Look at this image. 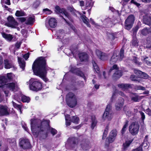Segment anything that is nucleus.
<instances>
[{
  "mask_svg": "<svg viewBox=\"0 0 151 151\" xmlns=\"http://www.w3.org/2000/svg\"><path fill=\"white\" fill-rule=\"evenodd\" d=\"M30 121L31 130L35 137H38L40 132L47 130L50 132L53 136L57 133L56 129L50 127L49 120L42 121L39 119H31Z\"/></svg>",
  "mask_w": 151,
  "mask_h": 151,
  "instance_id": "f257e3e1",
  "label": "nucleus"
},
{
  "mask_svg": "<svg viewBox=\"0 0 151 151\" xmlns=\"http://www.w3.org/2000/svg\"><path fill=\"white\" fill-rule=\"evenodd\" d=\"M32 69L35 75L42 78L45 82L47 81L46 76L48 69L45 57H41L35 60L32 65Z\"/></svg>",
  "mask_w": 151,
  "mask_h": 151,
  "instance_id": "f03ea898",
  "label": "nucleus"
},
{
  "mask_svg": "<svg viewBox=\"0 0 151 151\" xmlns=\"http://www.w3.org/2000/svg\"><path fill=\"white\" fill-rule=\"evenodd\" d=\"M66 101L67 105L73 108L77 104V99L75 95L72 92L68 93L66 96Z\"/></svg>",
  "mask_w": 151,
  "mask_h": 151,
  "instance_id": "7ed1b4c3",
  "label": "nucleus"
},
{
  "mask_svg": "<svg viewBox=\"0 0 151 151\" xmlns=\"http://www.w3.org/2000/svg\"><path fill=\"white\" fill-rule=\"evenodd\" d=\"M29 88L30 90L35 91L40 90L42 88L41 83L37 79L32 78L29 81Z\"/></svg>",
  "mask_w": 151,
  "mask_h": 151,
  "instance_id": "20e7f679",
  "label": "nucleus"
},
{
  "mask_svg": "<svg viewBox=\"0 0 151 151\" xmlns=\"http://www.w3.org/2000/svg\"><path fill=\"white\" fill-rule=\"evenodd\" d=\"M111 106L110 104L107 106L103 116V119L104 120L107 119L108 120H111L113 117V114L111 111Z\"/></svg>",
  "mask_w": 151,
  "mask_h": 151,
  "instance_id": "39448f33",
  "label": "nucleus"
},
{
  "mask_svg": "<svg viewBox=\"0 0 151 151\" xmlns=\"http://www.w3.org/2000/svg\"><path fill=\"white\" fill-rule=\"evenodd\" d=\"M134 20V16L131 15L128 17L125 22V28L128 30L132 27Z\"/></svg>",
  "mask_w": 151,
  "mask_h": 151,
  "instance_id": "423d86ee",
  "label": "nucleus"
},
{
  "mask_svg": "<svg viewBox=\"0 0 151 151\" xmlns=\"http://www.w3.org/2000/svg\"><path fill=\"white\" fill-rule=\"evenodd\" d=\"M139 125L136 122H132L129 127V130L132 135H135L138 132Z\"/></svg>",
  "mask_w": 151,
  "mask_h": 151,
  "instance_id": "0eeeda50",
  "label": "nucleus"
},
{
  "mask_svg": "<svg viewBox=\"0 0 151 151\" xmlns=\"http://www.w3.org/2000/svg\"><path fill=\"white\" fill-rule=\"evenodd\" d=\"M8 22L5 24V25L12 28H15L18 25V23L12 16H9L7 18Z\"/></svg>",
  "mask_w": 151,
  "mask_h": 151,
  "instance_id": "6e6552de",
  "label": "nucleus"
},
{
  "mask_svg": "<svg viewBox=\"0 0 151 151\" xmlns=\"http://www.w3.org/2000/svg\"><path fill=\"white\" fill-rule=\"evenodd\" d=\"M19 144L20 147L23 149L29 148L31 146L29 142L27 139H20Z\"/></svg>",
  "mask_w": 151,
  "mask_h": 151,
  "instance_id": "1a4fd4ad",
  "label": "nucleus"
},
{
  "mask_svg": "<svg viewBox=\"0 0 151 151\" xmlns=\"http://www.w3.org/2000/svg\"><path fill=\"white\" fill-rule=\"evenodd\" d=\"M55 11L57 14H59L62 13L64 14L70 20H71L70 18L69 14L64 9H61L60 7L58 6H57L55 7Z\"/></svg>",
  "mask_w": 151,
  "mask_h": 151,
  "instance_id": "9d476101",
  "label": "nucleus"
},
{
  "mask_svg": "<svg viewBox=\"0 0 151 151\" xmlns=\"http://www.w3.org/2000/svg\"><path fill=\"white\" fill-rule=\"evenodd\" d=\"M117 131L116 129L112 130L110 132L109 137L108 138V141L110 143L112 142L115 140L117 135Z\"/></svg>",
  "mask_w": 151,
  "mask_h": 151,
  "instance_id": "9b49d317",
  "label": "nucleus"
},
{
  "mask_svg": "<svg viewBox=\"0 0 151 151\" xmlns=\"http://www.w3.org/2000/svg\"><path fill=\"white\" fill-rule=\"evenodd\" d=\"M96 55L101 60H104L108 59V56L107 54L102 52L99 50H96Z\"/></svg>",
  "mask_w": 151,
  "mask_h": 151,
  "instance_id": "f8f14e48",
  "label": "nucleus"
},
{
  "mask_svg": "<svg viewBox=\"0 0 151 151\" xmlns=\"http://www.w3.org/2000/svg\"><path fill=\"white\" fill-rule=\"evenodd\" d=\"M119 53L117 51H115L114 52L110 60L111 64H113L118 60H119Z\"/></svg>",
  "mask_w": 151,
  "mask_h": 151,
  "instance_id": "ddd939ff",
  "label": "nucleus"
},
{
  "mask_svg": "<svg viewBox=\"0 0 151 151\" xmlns=\"http://www.w3.org/2000/svg\"><path fill=\"white\" fill-rule=\"evenodd\" d=\"M9 110L6 106L0 105V113L2 116L9 115Z\"/></svg>",
  "mask_w": 151,
  "mask_h": 151,
  "instance_id": "4468645a",
  "label": "nucleus"
},
{
  "mask_svg": "<svg viewBox=\"0 0 151 151\" xmlns=\"http://www.w3.org/2000/svg\"><path fill=\"white\" fill-rule=\"evenodd\" d=\"M124 99L122 98H120L115 105L116 109L119 111L122 108L124 104Z\"/></svg>",
  "mask_w": 151,
  "mask_h": 151,
  "instance_id": "2eb2a0df",
  "label": "nucleus"
},
{
  "mask_svg": "<svg viewBox=\"0 0 151 151\" xmlns=\"http://www.w3.org/2000/svg\"><path fill=\"white\" fill-rule=\"evenodd\" d=\"M143 22L145 24L150 25L151 23V19L150 14H146L143 16Z\"/></svg>",
  "mask_w": 151,
  "mask_h": 151,
  "instance_id": "dca6fc26",
  "label": "nucleus"
},
{
  "mask_svg": "<svg viewBox=\"0 0 151 151\" xmlns=\"http://www.w3.org/2000/svg\"><path fill=\"white\" fill-rule=\"evenodd\" d=\"M7 81V79L4 76H0V88L3 87H5Z\"/></svg>",
  "mask_w": 151,
  "mask_h": 151,
  "instance_id": "f3484780",
  "label": "nucleus"
},
{
  "mask_svg": "<svg viewBox=\"0 0 151 151\" xmlns=\"http://www.w3.org/2000/svg\"><path fill=\"white\" fill-rule=\"evenodd\" d=\"M17 84L14 83H10L6 84L5 87L7 88L10 90H11L12 91H14L16 87H17Z\"/></svg>",
  "mask_w": 151,
  "mask_h": 151,
  "instance_id": "a211bd4d",
  "label": "nucleus"
},
{
  "mask_svg": "<svg viewBox=\"0 0 151 151\" xmlns=\"http://www.w3.org/2000/svg\"><path fill=\"white\" fill-rule=\"evenodd\" d=\"M4 67L6 69H9L11 68L14 67L13 63L11 61H9L8 60L6 59L4 61Z\"/></svg>",
  "mask_w": 151,
  "mask_h": 151,
  "instance_id": "6ab92c4d",
  "label": "nucleus"
},
{
  "mask_svg": "<svg viewBox=\"0 0 151 151\" xmlns=\"http://www.w3.org/2000/svg\"><path fill=\"white\" fill-rule=\"evenodd\" d=\"M151 32V31L149 29H147V28H144L141 30H140L139 33L140 34V35L146 36L149 33Z\"/></svg>",
  "mask_w": 151,
  "mask_h": 151,
  "instance_id": "aec40b11",
  "label": "nucleus"
},
{
  "mask_svg": "<svg viewBox=\"0 0 151 151\" xmlns=\"http://www.w3.org/2000/svg\"><path fill=\"white\" fill-rule=\"evenodd\" d=\"M70 71L78 76L82 77H83L84 76L83 73L81 71H80L78 69L72 68Z\"/></svg>",
  "mask_w": 151,
  "mask_h": 151,
  "instance_id": "412c9836",
  "label": "nucleus"
},
{
  "mask_svg": "<svg viewBox=\"0 0 151 151\" xmlns=\"http://www.w3.org/2000/svg\"><path fill=\"white\" fill-rule=\"evenodd\" d=\"M64 35V30L60 29L57 32L56 34H55V37H57L56 38L62 39L63 38Z\"/></svg>",
  "mask_w": 151,
  "mask_h": 151,
  "instance_id": "4be33fe9",
  "label": "nucleus"
},
{
  "mask_svg": "<svg viewBox=\"0 0 151 151\" xmlns=\"http://www.w3.org/2000/svg\"><path fill=\"white\" fill-rule=\"evenodd\" d=\"M118 87L121 88L123 90L125 91L126 90L130 88L131 86L129 84L121 83L118 85Z\"/></svg>",
  "mask_w": 151,
  "mask_h": 151,
  "instance_id": "5701e85b",
  "label": "nucleus"
},
{
  "mask_svg": "<svg viewBox=\"0 0 151 151\" xmlns=\"http://www.w3.org/2000/svg\"><path fill=\"white\" fill-rule=\"evenodd\" d=\"M49 24L50 26L52 28L55 27L57 24L56 20L54 18H51L49 21Z\"/></svg>",
  "mask_w": 151,
  "mask_h": 151,
  "instance_id": "b1692460",
  "label": "nucleus"
},
{
  "mask_svg": "<svg viewBox=\"0 0 151 151\" xmlns=\"http://www.w3.org/2000/svg\"><path fill=\"white\" fill-rule=\"evenodd\" d=\"M79 57L81 61L87 60L88 58V55L85 53H81L79 54Z\"/></svg>",
  "mask_w": 151,
  "mask_h": 151,
  "instance_id": "393cba45",
  "label": "nucleus"
},
{
  "mask_svg": "<svg viewBox=\"0 0 151 151\" xmlns=\"http://www.w3.org/2000/svg\"><path fill=\"white\" fill-rule=\"evenodd\" d=\"M35 21V16H30L27 18L25 24L27 25L32 24Z\"/></svg>",
  "mask_w": 151,
  "mask_h": 151,
  "instance_id": "a878e982",
  "label": "nucleus"
},
{
  "mask_svg": "<svg viewBox=\"0 0 151 151\" xmlns=\"http://www.w3.org/2000/svg\"><path fill=\"white\" fill-rule=\"evenodd\" d=\"M129 96L131 100L134 102H138L139 100L138 98V96L136 93H131Z\"/></svg>",
  "mask_w": 151,
  "mask_h": 151,
  "instance_id": "bb28decb",
  "label": "nucleus"
},
{
  "mask_svg": "<svg viewBox=\"0 0 151 151\" xmlns=\"http://www.w3.org/2000/svg\"><path fill=\"white\" fill-rule=\"evenodd\" d=\"M91 128L93 129L96 126L97 123V121L96 119L95 116L94 115L92 116L91 117Z\"/></svg>",
  "mask_w": 151,
  "mask_h": 151,
  "instance_id": "cd10ccee",
  "label": "nucleus"
},
{
  "mask_svg": "<svg viewBox=\"0 0 151 151\" xmlns=\"http://www.w3.org/2000/svg\"><path fill=\"white\" fill-rule=\"evenodd\" d=\"M3 37L9 41H11L13 37L12 35L10 34H7L5 33L2 34Z\"/></svg>",
  "mask_w": 151,
  "mask_h": 151,
  "instance_id": "c85d7f7f",
  "label": "nucleus"
},
{
  "mask_svg": "<svg viewBox=\"0 0 151 151\" xmlns=\"http://www.w3.org/2000/svg\"><path fill=\"white\" fill-rule=\"evenodd\" d=\"M18 61L20 67L24 70L25 66V62L24 60L19 57L18 58Z\"/></svg>",
  "mask_w": 151,
  "mask_h": 151,
  "instance_id": "c756f323",
  "label": "nucleus"
},
{
  "mask_svg": "<svg viewBox=\"0 0 151 151\" xmlns=\"http://www.w3.org/2000/svg\"><path fill=\"white\" fill-rule=\"evenodd\" d=\"M143 58L142 59V60L143 63L144 64H147L148 65L151 66V61L147 57H142Z\"/></svg>",
  "mask_w": 151,
  "mask_h": 151,
  "instance_id": "7c9ffc66",
  "label": "nucleus"
},
{
  "mask_svg": "<svg viewBox=\"0 0 151 151\" xmlns=\"http://www.w3.org/2000/svg\"><path fill=\"white\" fill-rule=\"evenodd\" d=\"M17 103H20V102L17 100L16 99H14V101H12V103L14 107L16 108L20 109L21 108L22 105L21 104H17Z\"/></svg>",
  "mask_w": 151,
  "mask_h": 151,
  "instance_id": "2f4dec72",
  "label": "nucleus"
},
{
  "mask_svg": "<svg viewBox=\"0 0 151 151\" xmlns=\"http://www.w3.org/2000/svg\"><path fill=\"white\" fill-rule=\"evenodd\" d=\"M81 19H82L83 22L86 24L88 27H91V25L88 22V19L85 15H82L81 17Z\"/></svg>",
  "mask_w": 151,
  "mask_h": 151,
  "instance_id": "473e14b6",
  "label": "nucleus"
},
{
  "mask_svg": "<svg viewBox=\"0 0 151 151\" xmlns=\"http://www.w3.org/2000/svg\"><path fill=\"white\" fill-rule=\"evenodd\" d=\"M70 120L71 122L76 124H78L79 121V118L77 116H73L72 118L70 117Z\"/></svg>",
  "mask_w": 151,
  "mask_h": 151,
  "instance_id": "72a5a7b5",
  "label": "nucleus"
},
{
  "mask_svg": "<svg viewBox=\"0 0 151 151\" xmlns=\"http://www.w3.org/2000/svg\"><path fill=\"white\" fill-rule=\"evenodd\" d=\"M8 141L9 142L10 145L12 147H14L16 146V142L15 139H8Z\"/></svg>",
  "mask_w": 151,
  "mask_h": 151,
  "instance_id": "f704fd0d",
  "label": "nucleus"
},
{
  "mask_svg": "<svg viewBox=\"0 0 151 151\" xmlns=\"http://www.w3.org/2000/svg\"><path fill=\"white\" fill-rule=\"evenodd\" d=\"M65 119L66 125L67 126L70 125L71 122L70 115L68 114L65 115Z\"/></svg>",
  "mask_w": 151,
  "mask_h": 151,
  "instance_id": "c9c22d12",
  "label": "nucleus"
},
{
  "mask_svg": "<svg viewBox=\"0 0 151 151\" xmlns=\"http://www.w3.org/2000/svg\"><path fill=\"white\" fill-rule=\"evenodd\" d=\"M122 75V73L121 70H116L113 75V76L115 78H119Z\"/></svg>",
  "mask_w": 151,
  "mask_h": 151,
  "instance_id": "e433bc0d",
  "label": "nucleus"
},
{
  "mask_svg": "<svg viewBox=\"0 0 151 151\" xmlns=\"http://www.w3.org/2000/svg\"><path fill=\"white\" fill-rule=\"evenodd\" d=\"M92 63L95 71L97 73H99V68L97 64L93 60H92Z\"/></svg>",
  "mask_w": 151,
  "mask_h": 151,
  "instance_id": "4c0bfd02",
  "label": "nucleus"
},
{
  "mask_svg": "<svg viewBox=\"0 0 151 151\" xmlns=\"http://www.w3.org/2000/svg\"><path fill=\"white\" fill-rule=\"evenodd\" d=\"M132 45H131L132 47H137L138 46V42L136 38H134L132 40Z\"/></svg>",
  "mask_w": 151,
  "mask_h": 151,
  "instance_id": "58836bf2",
  "label": "nucleus"
},
{
  "mask_svg": "<svg viewBox=\"0 0 151 151\" xmlns=\"http://www.w3.org/2000/svg\"><path fill=\"white\" fill-rule=\"evenodd\" d=\"M25 13L22 10H17L15 14L17 17H20L25 16Z\"/></svg>",
  "mask_w": 151,
  "mask_h": 151,
  "instance_id": "ea45409f",
  "label": "nucleus"
},
{
  "mask_svg": "<svg viewBox=\"0 0 151 151\" xmlns=\"http://www.w3.org/2000/svg\"><path fill=\"white\" fill-rule=\"evenodd\" d=\"M146 47L147 48H151V36L148 37L147 39Z\"/></svg>",
  "mask_w": 151,
  "mask_h": 151,
  "instance_id": "a19ab883",
  "label": "nucleus"
},
{
  "mask_svg": "<svg viewBox=\"0 0 151 151\" xmlns=\"http://www.w3.org/2000/svg\"><path fill=\"white\" fill-rule=\"evenodd\" d=\"M131 60L134 63L138 65H140L141 64V63L139 62L137 60V58L135 56H133Z\"/></svg>",
  "mask_w": 151,
  "mask_h": 151,
  "instance_id": "79ce46f5",
  "label": "nucleus"
},
{
  "mask_svg": "<svg viewBox=\"0 0 151 151\" xmlns=\"http://www.w3.org/2000/svg\"><path fill=\"white\" fill-rule=\"evenodd\" d=\"M88 144V142H87V143L82 144L81 145L82 149L84 150H87L89 149L90 147Z\"/></svg>",
  "mask_w": 151,
  "mask_h": 151,
  "instance_id": "37998d69",
  "label": "nucleus"
},
{
  "mask_svg": "<svg viewBox=\"0 0 151 151\" xmlns=\"http://www.w3.org/2000/svg\"><path fill=\"white\" fill-rule=\"evenodd\" d=\"M93 5V2L91 0H87L86 6V8H88L92 7Z\"/></svg>",
  "mask_w": 151,
  "mask_h": 151,
  "instance_id": "c03bdc74",
  "label": "nucleus"
},
{
  "mask_svg": "<svg viewBox=\"0 0 151 151\" xmlns=\"http://www.w3.org/2000/svg\"><path fill=\"white\" fill-rule=\"evenodd\" d=\"M128 121H127L125 122V124L124 125L123 128L122 130V134H124L127 129V128L128 126Z\"/></svg>",
  "mask_w": 151,
  "mask_h": 151,
  "instance_id": "a18cd8bd",
  "label": "nucleus"
},
{
  "mask_svg": "<svg viewBox=\"0 0 151 151\" xmlns=\"http://www.w3.org/2000/svg\"><path fill=\"white\" fill-rule=\"evenodd\" d=\"M124 50L123 48H122L120 51V56L119 58V61H121L122 60L124 56Z\"/></svg>",
  "mask_w": 151,
  "mask_h": 151,
  "instance_id": "49530a36",
  "label": "nucleus"
},
{
  "mask_svg": "<svg viewBox=\"0 0 151 151\" xmlns=\"http://www.w3.org/2000/svg\"><path fill=\"white\" fill-rule=\"evenodd\" d=\"M22 101L23 102L28 103L30 101V98L29 97L25 96H23L22 98Z\"/></svg>",
  "mask_w": 151,
  "mask_h": 151,
  "instance_id": "de8ad7c7",
  "label": "nucleus"
},
{
  "mask_svg": "<svg viewBox=\"0 0 151 151\" xmlns=\"http://www.w3.org/2000/svg\"><path fill=\"white\" fill-rule=\"evenodd\" d=\"M108 129L109 126L108 125H107L106 127L104 130V132L103 133V134L102 137L103 139H104L106 137L108 133Z\"/></svg>",
  "mask_w": 151,
  "mask_h": 151,
  "instance_id": "09e8293b",
  "label": "nucleus"
},
{
  "mask_svg": "<svg viewBox=\"0 0 151 151\" xmlns=\"http://www.w3.org/2000/svg\"><path fill=\"white\" fill-rule=\"evenodd\" d=\"M130 79L131 80L134 81H138V82H140V79L139 77H137L135 76L134 75H131L130 77Z\"/></svg>",
  "mask_w": 151,
  "mask_h": 151,
  "instance_id": "8fccbe9b",
  "label": "nucleus"
},
{
  "mask_svg": "<svg viewBox=\"0 0 151 151\" xmlns=\"http://www.w3.org/2000/svg\"><path fill=\"white\" fill-rule=\"evenodd\" d=\"M132 142V140L126 141V142L123 144V146L124 150H126L127 148L129 146Z\"/></svg>",
  "mask_w": 151,
  "mask_h": 151,
  "instance_id": "3c124183",
  "label": "nucleus"
},
{
  "mask_svg": "<svg viewBox=\"0 0 151 151\" xmlns=\"http://www.w3.org/2000/svg\"><path fill=\"white\" fill-rule=\"evenodd\" d=\"M134 72L137 76H139V77H140L141 74H142V72L139 70L134 69Z\"/></svg>",
  "mask_w": 151,
  "mask_h": 151,
  "instance_id": "603ef678",
  "label": "nucleus"
},
{
  "mask_svg": "<svg viewBox=\"0 0 151 151\" xmlns=\"http://www.w3.org/2000/svg\"><path fill=\"white\" fill-rule=\"evenodd\" d=\"M40 4V2L39 1H36L33 4V6L34 8H36L39 6Z\"/></svg>",
  "mask_w": 151,
  "mask_h": 151,
  "instance_id": "864d4df0",
  "label": "nucleus"
},
{
  "mask_svg": "<svg viewBox=\"0 0 151 151\" xmlns=\"http://www.w3.org/2000/svg\"><path fill=\"white\" fill-rule=\"evenodd\" d=\"M43 11L46 14H50L52 13V12L50 10L47 8L44 9Z\"/></svg>",
  "mask_w": 151,
  "mask_h": 151,
  "instance_id": "5fc2aeb1",
  "label": "nucleus"
},
{
  "mask_svg": "<svg viewBox=\"0 0 151 151\" xmlns=\"http://www.w3.org/2000/svg\"><path fill=\"white\" fill-rule=\"evenodd\" d=\"M2 3H5L8 5H10V0H1Z\"/></svg>",
  "mask_w": 151,
  "mask_h": 151,
  "instance_id": "6e6d98bb",
  "label": "nucleus"
},
{
  "mask_svg": "<svg viewBox=\"0 0 151 151\" xmlns=\"http://www.w3.org/2000/svg\"><path fill=\"white\" fill-rule=\"evenodd\" d=\"M140 77L143 78H148V76L146 73L142 72Z\"/></svg>",
  "mask_w": 151,
  "mask_h": 151,
  "instance_id": "4d7b16f0",
  "label": "nucleus"
},
{
  "mask_svg": "<svg viewBox=\"0 0 151 151\" xmlns=\"http://www.w3.org/2000/svg\"><path fill=\"white\" fill-rule=\"evenodd\" d=\"M139 113L141 116V119L143 121L145 118V115L144 113L142 111H139Z\"/></svg>",
  "mask_w": 151,
  "mask_h": 151,
  "instance_id": "13d9d810",
  "label": "nucleus"
},
{
  "mask_svg": "<svg viewBox=\"0 0 151 151\" xmlns=\"http://www.w3.org/2000/svg\"><path fill=\"white\" fill-rule=\"evenodd\" d=\"M136 88L138 90H142L144 91L145 90V88L142 86H136Z\"/></svg>",
  "mask_w": 151,
  "mask_h": 151,
  "instance_id": "bf43d9fd",
  "label": "nucleus"
},
{
  "mask_svg": "<svg viewBox=\"0 0 151 151\" xmlns=\"http://www.w3.org/2000/svg\"><path fill=\"white\" fill-rule=\"evenodd\" d=\"M139 28L138 26H136L133 29V33L134 35H136L137 32Z\"/></svg>",
  "mask_w": 151,
  "mask_h": 151,
  "instance_id": "052dcab7",
  "label": "nucleus"
},
{
  "mask_svg": "<svg viewBox=\"0 0 151 151\" xmlns=\"http://www.w3.org/2000/svg\"><path fill=\"white\" fill-rule=\"evenodd\" d=\"M8 79L9 81L11 80L13 78L12 75V73H8L7 74Z\"/></svg>",
  "mask_w": 151,
  "mask_h": 151,
  "instance_id": "680f3d73",
  "label": "nucleus"
},
{
  "mask_svg": "<svg viewBox=\"0 0 151 151\" xmlns=\"http://www.w3.org/2000/svg\"><path fill=\"white\" fill-rule=\"evenodd\" d=\"M117 69V66L116 65H114L109 70V73H110L111 71L114 69Z\"/></svg>",
  "mask_w": 151,
  "mask_h": 151,
  "instance_id": "e2e57ef3",
  "label": "nucleus"
},
{
  "mask_svg": "<svg viewBox=\"0 0 151 151\" xmlns=\"http://www.w3.org/2000/svg\"><path fill=\"white\" fill-rule=\"evenodd\" d=\"M146 113L149 116H151V110L149 108L146 110Z\"/></svg>",
  "mask_w": 151,
  "mask_h": 151,
  "instance_id": "0e129e2a",
  "label": "nucleus"
},
{
  "mask_svg": "<svg viewBox=\"0 0 151 151\" xmlns=\"http://www.w3.org/2000/svg\"><path fill=\"white\" fill-rule=\"evenodd\" d=\"M108 36L109 38L110 39L113 40L114 38V35L112 34L109 33L108 34Z\"/></svg>",
  "mask_w": 151,
  "mask_h": 151,
  "instance_id": "69168bd1",
  "label": "nucleus"
},
{
  "mask_svg": "<svg viewBox=\"0 0 151 151\" xmlns=\"http://www.w3.org/2000/svg\"><path fill=\"white\" fill-rule=\"evenodd\" d=\"M21 42H17L15 44V47L17 48H19L21 45Z\"/></svg>",
  "mask_w": 151,
  "mask_h": 151,
  "instance_id": "338daca9",
  "label": "nucleus"
},
{
  "mask_svg": "<svg viewBox=\"0 0 151 151\" xmlns=\"http://www.w3.org/2000/svg\"><path fill=\"white\" fill-rule=\"evenodd\" d=\"M19 20L21 22H23L26 20V19L24 17H20L19 18Z\"/></svg>",
  "mask_w": 151,
  "mask_h": 151,
  "instance_id": "774afa93",
  "label": "nucleus"
}]
</instances>
